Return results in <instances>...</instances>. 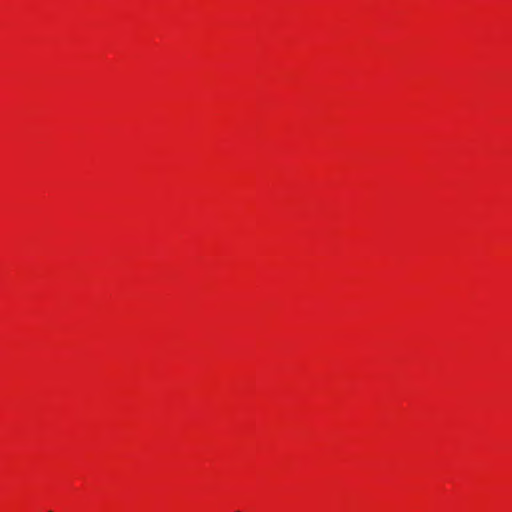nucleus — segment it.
<instances>
[{"mask_svg":"<svg viewBox=\"0 0 512 512\" xmlns=\"http://www.w3.org/2000/svg\"><path fill=\"white\" fill-rule=\"evenodd\" d=\"M49 512H53V511H49Z\"/></svg>","mask_w":512,"mask_h":512,"instance_id":"f257e3e1","label":"nucleus"}]
</instances>
